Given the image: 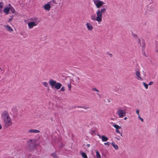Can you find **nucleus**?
I'll use <instances>...</instances> for the list:
<instances>
[{"label": "nucleus", "instance_id": "nucleus-44", "mask_svg": "<svg viewBox=\"0 0 158 158\" xmlns=\"http://www.w3.org/2000/svg\"><path fill=\"white\" fill-rule=\"evenodd\" d=\"M118 140H119V139L118 138H116Z\"/></svg>", "mask_w": 158, "mask_h": 158}, {"label": "nucleus", "instance_id": "nucleus-42", "mask_svg": "<svg viewBox=\"0 0 158 158\" xmlns=\"http://www.w3.org/2000/svg\"><path fill=\"white\" fill-rule=\"evenodd\" d=\"M87 146H88V147H89V146H90V145H89V144H87Z\"/></svg>", "mask_w": 158, "mask_h": 158}, {"label": "nucleus", "instance_id": "nucleus-26", "mask_svg": "<svg viewBox=\"0 0 158 158\" xmlns=\"http://www.w3.org/2000/svg\"><path fill=\"white\" fill-rule=\"evenodd\" d=\"M136 114H138V116H140L139 114V110L138 109H137L136 110Z\"/></svg>", "mask_w": 158, "mask_h": 158}, {"label": "nucleus", "instance_id": "nucleus-22", "mask_svg": "<svg viewBox=\"0 0 158 158\" xmlns=\"http://www.w3.org/2000/svg\"><path fill=\"white\" fill-rule=\"evenodd\" d=\"M42 84L46 87H47L48 86V83L46 82H43Z\"/></svg>", "mask_w": 158, "mask_h": 158}, {"label": "nucleus", "instance_id": "nucleus-15", "mask_svg": "<svg viewBox=\"0 0 158 158\" xmlns=\"http://www.w3.org/2000/svg\"><path fill=\"white\" fill-rule=\"evenodd\" d=\"M10 8L8 7H5L3 9V12L6 15H8L9 12Z\"/></svg>", "mask_w": 158, "mask_h": 158}, {"label": "nucleus", "instance_id": "nucleus-34", "mask_svg": "<svg viewBox=\"0 0 158 158\" xmlns=\"http://www.w3.org/2000/svg\"><path fill=\"white\" fill-rule=\"evenodd\" d=\"M12 19H13L12 17L11 18H10L9 19V20H8V22H10L11 21H12Z\"/></svg>", "mask_w": 158, "mask_h": 158}, {"label": "nucleus", "instance_id": "nucleus-40", "mask_svg": "<svg viewBox=\"0 0 158 158\" xmlns=\"http://www.w3.org/2000/svg\"><path fill=\"white\" fill-rule=\"evenodd\" d=\"M109 55H110V56H112V54H109Z\"/></svg>", "mask_w": 158, "mask_h": 158}, {"label": "nucleus", "instance_id": "nucleus-1", "mask_svg": "<svg viewBox=\"0 0 158 158\" xmlns=\"http://www.w3.org/2000/svg\"><path fill=\"white\" fill-rule=\"evenodd\" d=\"M1 117L4 121L5 126L8 127L12 125V121L8 113L4 111L1 114Z\"/></svg>", "mask_w": 158, "mask_h": 158}, {"label": "nucleus", "instance_id": "nucleus-33", "mask_svg": "<svg viewBox=\"0 0 158 158\" xmlns=\"http://www.w3.org/2000/svg\"><path fill=\"white\" fill-rule=\"evenodd\" d=\"M153 82L151 81V82H149V83L148 85H152L153 84Z\"/></svg>", "mask_w": 158, "mask_h": 158}, {"label": "nucleus", "instance_id": "nucleus-13", "mask_svg": "<svg viewBox=\"0 0 158 158\" xmlns=\"http://www.w3.org/2000/svg\"><path fill=\"white\" fill-rule=\"evenodd\" d=\"M135 75L137 77V78L138 80H143L142 78L140 76V74L139 71H136Z\"/></svg>", "mask_w": 158, "mask_h": 158}, {"label": "nucleus", "instance_id": "nucleus-23", "mask_svg": "<svg viewBox=\"0 0 158 158\" xmlns=\"http://www.w3.org/2000/svg\"><path fill=\"white\" fill-rule=\"evenodd\" d=\"M81 155L82 157L83 158H87V156L86 154L84 153L83 152L81 153Z\"/></svg>", "mask_w": 158, "mask_h": 158}, {"label": "nucleus", "instance_id": "nucleus-11", "mask_svg": "<svg viewBox=\"0 0 158 158\" xmlns=\"http://www.w3.org/2000/svg\"><path fill=\"white\" fill-rule=\"evenodd\" d=\"M113 126L115 128H116V132L118 133H120V132L118 129H120L121 128V127L118 125L115 124H113Z\"/></svg>", "mask_w": 158, "mask_h": 158}, {"label": "nucleus", "instance_id": "nucleus-20", "mask_svg": "<svg viewBox=\"0 0 158 158\" xmlns=\"http://www.w3.org/2000/svg\"><path fill=\"white\" fill-rule=\"evenodd\" d=\"M96 156L97 158H101V155L99 152L98 151H96Z\"/></svg>", "mask_w": 158, "mask_h": 158}, {"label": "nucleus", "instance_id": "nucleus-3", "mask_svg": "<svg viewBox=\"0 0 158 158\" xmlns=\"http://www.w3.org/2000/svg\"><path fill=\"white\" fill-rule=\"evenodd\" d=\"M31 20L32 21L28 23L29 29H31L34 27L36 26L40 22V21L38 20V18L36 17L31 18Z\"/></svg>", "mask_w": 158, "mask_h": 158}, {"label": "nucleus", "instance_id": "nucleus-25", "mask_svg": "<svg viewBox=\"0 0 158 158\" xmlns=\"http://www.w3.org/2000/svg\"><path fill=\"white\" fill-rule=\"evenodd\" d=\"M68 87L69 89V91L71 90V85L70 84H68Z\"/></svg>", "mask_w": 158, "mask_h": 158}, {"label": "nucleus", "instance_id": "nucleus-17", "mask_svg": "<svg viewBox=\"0 0 158 158\" xmlns=\"http://www.w3.org/2000/svg\"><path fill=\"white\" fill-rule=\"evenodd\" d=\"M101 138L102 139V141L103 142L107 141L108 139V138L107 137L104 135H102L101 136Z\"/></svg>", "mask_w": 158, "mask_h": 158}, {"label": "nucleus", "instance_id": "nucleus-31", "mask_svg": "<svg viewBox=\"0 0 158 158\" xmlns=\"http://www.w3.org/2000/svg\"><path fill=\"white\" fill-rule=\"evenodd\" d=\"M82 108L85 109L87 110L89 109V108L87 106H83Z\"/></svg>", "mask_w": 158, "mask_h": 158}, {"label": "nucleus", "instance_id": "nucleus-35", "mask_svg": "<svg viewBox=\"0 0 158 158\" xmlns=\"http://www.w3.org/2000/svg\"><path fill=\"white\" fill-rule=\"evenodd\" d=\"M8 6H9V7H8V8H10V7L12 6L10 4H8Z\"/></svg>", "mask_w": 158, "mask_h": 158}, {"label": "nucleus", "instance_id": "nucleus-5", "mask_svg": "<svg viewBox=\"0 0 158 158\" xmlns=\"http://www.w3.org/2000/svg\"><path fill=\"white\" fill-rule=\"evenodd\" d=\"M94 4L97 8H99L103 5L105 3L100 0H93Z\"/></svg>", "mask_w": 158, "mask_h": 158}, {"label": "nucleus", "instance_id": "nucleus-39", "mask_svg": "<svg viewBox=\"0 0 158 158\" xmlns=\"http://www.w3.org/2000/svg\"><path fill=\"white\" fill-rule=\"evenodd\" d=\"M124 119V120H126L127 119V117H125Z\"/></svg>", "mask_w": 158, "mask_h": 158}, {"label": "nucleus", "instance_id": "nucleus-7", "mask_svg": "<svg viewBox=\"0 0 158 158\" xmlns=\"http://www.w3.org/2000/svg\"><path fill=\"white\" fill-rule=\"evenodd\" d=\"M27 145L30 148H33L35 145V140L33 139H30L27 141Z\"/></svg>", "mask_w": 158, "mask_h": 158}, {"label": "nucleus", "instance_id": "nucleus-37", "mask_svg": "<svg viewBox=\"0 0 158 158\" xmlns=\"http://www.w3.org/2000/svg\"><path fill=\"white\" fill-rule=\"evenodd\" d=\"M2 128V127L1 125L0 124V129H1Z\"/></svg>", "mask_w": 158, "mask_h": 158}, {"label": "nucleus", "instance_id": "nucleus-9", "mask_svg": "<svg viewBox=\"0 0 158 158\" xmlns=\"http://www.w3.org/2000/svg\"><path fill=\"white\" fill-rule=\"evenodd\" d=\"M43 7L44 8L45 10L49 11L50 10V8H51V6H50L49 3H47V4H44L43 6Z\"/></svg>", "mask_w": 158, "mask_h": 158}, {"label": "nucleus", "instance_id": "nucleus-27", "mask_svg": "<svg viewBox=\"0 0 158 158\" xmlns=\"http://www.w3.org/2000/svg\"><path fill=\"white\" fill-rule=\"evenodd\" d=\"M138 118L139 119H140V120L142 122H143V121H144L143 119L142 118H141L140 117V116H138Z\"/></svg>", "mask_w": 158, "mask_h": 158}, {"label": "nucleus", "instance_id": "nucleus-14", "mask_svg": "<svg viewBox=\"0 0 158 158\" xmlns=\"http://www.w3.org/2000/svg\"><path fill=\"white\" fill-rule=\"evenodd\" d=\"M4 27L6 28V30L9 31L11 32L13 31V30L12 28L8 25H4Z\"/></svg>", "mask_w": 158, "mask_h": 158}, {"label": "nucleus", "instance_id": "nucleus-2", "mask_svg": "<svg viewBox=\"0 0 158 158\" xmlns=\"http://www.w3.org/2000/svg\"><path fill=\"white\" fill-rule=\"evenodd\" d=\"M48 83L52 88H55L57 89H59L62 85L60 83H57L55 81L52 79L48 81Z\"/></svg>", "mask_w": 158, "mask_h": 158}, {"label": "nucleus", "instance_id": "nucleus-24", "mask_svg": "<svg viewBox=\"0 0 158 158\" xmlns=\"http://www.w3.org/2000/svg\"><path fill=\"white\" fill-rule=\"evenodd\" d=\"M143 85L145 87L146 89H148V85L146 84L145 82H143Z\"/></svg>", "mask_w": 158, "mask_h": 158}, {"label": "nucleus", "instance_id": "nucleus-38", "mask_svg": "<svg viewBox=\"0 0 158 158\" xmlns=\"http://www.w3.org/2000/svg\"><path fill=\"white\" fill-rule=\"evenodd\" d=\"M83 106H78L77 107L78 108H82Z\"/></svg>", "mask_w": 158, "mask_h": 158}, {"label": "nucleus", "instance_id": "nucleus-41", "mask_svg": "<svg viewBox=\"0 0 158 158\" xmlns=\"http://www.w3.org/2000/svg\"><path fill=\"white\" fill-rule=\"evenodd\" d=\"M17 112V109L16 108V112Z\"/></svg>", "mask_w": 158, "mask_h": 158}, {"label": "nucleus", "instance_id": "nucleus-30", "mask_svg": "<svg viewBox=\"0 0 158 158\" xmlns=\"http://www.w3.org/2000/svg\"><path fill=\"white\" fill-rule=\"evenodd\" d=\"M92 90L93 91H95L98 92H99V91L97 89L94 88Z\"/></svg>", "mask_w": 158, "mask_h": 158}, {"label": "nucleus", "instance_id": "nucleus-43", "mask_svg": "<svg viewBox=\"0 0 158 158\" xmlns=\"http://www.w3.org/2000/svg\"><path fill=\"white\" fill-rule=\"evenodd\" d=\"M120 135L121 136H123V135H122V133H121V134H120Z\"/></svg>", "mask_w": 158, "mask_h": 158}, {"label": "nucleus", "instance_id": "nucleus-21", "mask_svg": "<svg viewBox=\"0 0 158 158\" xmlns=\"http://www.w3.org/2000/svg\"><path fill=\"white\" fill-rule=\"evenodd\" d=\"M10 10L12 13H14L15 11V9L13 6L10 7Z\"/></svg>", "mask_w": 158, "mask_h": 158}, {"label": "nucleus", "instance_id": "nucleus-16", "mask_svg": "<svg viewBox=\"0 0 158 158\" xmlns=\"http://www.w3.org/2000/svg\"><path fill=\"white\" fill-rule=\"evenodd\" d=\"M48 3H49L50 6H53L54 4H56L57 3L56 1L55 0H52L49 2H48Z\"/></svg>", "mask_w": 158, "mask_h": 158}, {"label": "nucleus", "instance_id": "nucleus-29", "mask_svg": "<svg viewBox=\"0 0 158 158\" xmlns=\"http://www.w3.org/2000/svg\"><path fill=\"white\" fill-rule=\"evenodd\" d=\"M60 90L63 92L65 90L64 87H62L60 89Z\"/></svg>", "mask_w": 158, "mask_h": 158}, {"label": "nucleus", "instance_id": "nucleus-36", "mask_svg": "<svg viewBox=\"0 0 158 158\" xmlns=\"http://www.w3.org/2000/svg\"><path fill=\"white\" fill-rule=\"evenodd\" d=\"M3 8V6L2 5H0V9H2Z\"/></svg>", "mask_w": 158, "mask_h": 158}, {"label": "nucleus", "instance_id": "nucleus-4", "mask_svg": "<svg viewBox=\"0 0 158 158\" xmlns=\"http://www.w3.org/2000/svg\"><path fill=\"white\" fill-rule=\"evenodd\" d=\"M106 11V9L105 8H102L101 9H98L96 12V14L97 15L99 19L101 22L102 21V15L105 14Z\"/></svg>", "mask_w": 158, "mask_h": 158}, {"label": "nucleus", "instance_id": "nucleus-6", "mask_svg": "<svg viewBox=\"0 0 158 158\" xmlns=\"http://www.w3.org/2000/svg\"><path fill=\"white\" fill-rule=\"evenodd\" d=\"M117 113L120 118H122L126 115V110L125 109L119 108L117 110Z\"/></svg>", "mask_w": 158, "mask_h": 158}, {"label": "nucleus", "instance_id": "nucleus-32", "mask_svg": "<svg viewBox=\"0 0 158 158\" xmlns=\"http://www.w3.org/2000/svg\"><path fill=\"white\" fill-rule=\"evenodd\" d=\"M75 79H76V80H76V81H77V80L79 81V80H80V78L79 77H76Z\"/></svg>", "mask_w": 158, "mask_h": 158}, {"label": "nucleus", "instance_id": "nucleus-45", "mask_svg": "<svg viewBox=\"0 0 158 158\" xmlns=\"http://www.w3.org/2000/svg\"><path fill=\"white\" fill-rule=\"evenodd\" d=\"M1 4H2V3L1 2H0V5H1Z\"/></svg>", "mask_w": 158, "mask_h": 158}, {"label": "nucleus", "instance_id": "nucleus-46", "mask_svg": "<svg viewBox=\"0 0 158 158\" xmlns=\"http://www.w3.org/2000/svg\"><path fill=\"white\" fill-rule=\"evenodd\" d=\"M97 94L98 95H99V94Z\"/></svg>", "mask_w": 158, "mask_h": 158}, {"label": "nucleus", "instance_id": "nucleus-8", "mask_svg": "<svg viewBox=\"0 0 158 158\" xmlns=\"http://www.w3.org/2000/svg\"><path fill=\"white\" fill-rule=\"evenodd\" d=\"M91 19L93 21H96L98 23H101L97 15H96L95 14H92L90 16Z\"/></svg>", "mask_w": 158, "mask_h": 158}, {"label": "nucleus", "instance_id": "nucleus-10", "mask_svg": "<svg viewBox=\"0 0 158 158\" xmlns=\"http://www.w3.org/2000/svg\"><path fill=\"white\" fill-rule=\"evenodd\" d=\"M86 26L89 31H91L94 27L90 23H86Z\"/></svg>", "mask_w": 158, "mask_h": 158}, {"label": "nucleus", "instance_id": "nucleus-19", "mask_svg": "<svg viewBox=\"0 0 158 158\" xmlns=\"http://www.w3.org/2000/svg\"><path fill=\"white\" fill-rule=\"evenodd\" d=\"M51 156L54 158H59L55 153H53L50 155Z\"/></svg>", "mask_w": 158, "mask_h": 158}, {"label": "nucleus", "instance_id": "nucleus-28", "mask_svg": "<svg viewBox=\"0 0 158 158\" xmlns=\"http://www.w3.org/2000/svg\"><path fill=\"white\" fill-rule=\"evenodd\" d=\"M110 143L109 142H107V143H105L104 144L106 145H109L110 144Z\"/></svg>", "mask_w": 158, "mask_h": 158}, {"label": "nucleus", "instance_id": "nucleus-12", "mask_svg": "<svg viewBox=\"0 0 158 158\" xmlns=\"http://www.w3.org/2000/svg\"><path fill=\"white\" fill-rule=\"evenodd\" d=\"M40 132V130L35 129H31L28 131V132L29 133H36Z\"/></svg>", "mask_w": 158, "mask_h": 158}, {"label": "nucleus", "instance_id": "nucleus-18", "mask_svg": "<svg viewBox=\"0 0 158 158\" xmlns=\"http://www.w3.org/2000/svg\"><path fill=\"white\" fill-rule=\"evenodd\" d=\"M111 144L115 150H117L118 149V147L117 145L114 142H112Z\"/></svg>", "mask_w": 158, "mask_h": 158}]
</instances>
